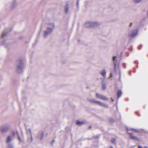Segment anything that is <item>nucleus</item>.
Returning <instances> with one entry per match:
<instances>
[{"mask_svg":"<svg viewBox=\"0 0 148 148\" xmlns=\"http://www.w3.org/2000/svg\"><path fill=\"white\" fill-rule=\"evenodd\" d=\"M138 148H142V147L140 145H139L138 146Z\"/></svg>","mask_w":148,"mask_h":148,"instance_id":"c85d7f7f","label":"nucleus"},{"mask_svg":"<svg viewBox=\"0 0 148 148\" xmlns=\"http://www.w3.org/2000/svg\"><path fill=\"white\" fill-rule=\"evenodd\" d=\"M122 94V92L120 90H119L118 91L117 95H118V98H119V97H120Z\"/></svg>","mask_w":148,"mask_h":148,"instance_id":"f3484780","label":"nucleus"},{"mask_svg":"<svg viewBox=\"0 0 148 148\" xmlns=\"http://www.w3.org/2000/svg\"><path fill=\"white\" fill-rule=\"evenodd\" d=\"M89 128L90 129L91 128V126H89Z\"/></svg>","mask_w":148,"mask_h":148,"instance_id":"7c9ffc66","label":"nucleus"},{"mask_svg":"<svg viewBox=\"0 0 148 148\" xmlns=\"http://www.w3.org/2000/svg\"><path fill=\"white\" fill-rule=\"evenodd\" d=\"M92 27H97L99 26L100 24L97 21H91Z\"/></svg>","mask_w":148,"mask_h":148,"instance_id":"0eeeda50","label":"nucleus"},{"mask_svg":"<svg viewBox=\"0 0 148 148\" xmlns=\"http://www.w3.org/2000/svg\"><path fill=\"white\" fill-rule=\"evenodd\" d=\"M115 139L114 138H112L111 140V142L113 143H114L115 142Z\"/></svg>","mask_w":148,"mask_h":148,"instance_id":"393cba45","label":"nucleus"},{"mask_svg":"<svg viewBox=\"0 0 148 148\" xmlns=\"http://www.w3.org/2000/svg\"><path fill=\"white\" fill-rule=\"evenodd\" d=\"M96 95L97 97L103 100H108V99L106 96L99 94L98 93H96Z\"/></svg>","mask_w":148,"mask_h":148,"instance_id":"20e7f679","label":"nucleus"},{"mask_svg":"<svg viewBox=\"0 0 148 148\" xmlns=\"http://www.w3.org/2000/svg\"><path fill=\"white\" fill-rule=\"evenodd\" d=\"M40 134L41 136V137L40 138V139H42L44 135V133L42 132H41L40 133Z\"/></svg>","mask_w":148,"mask_h":148,"instance_id":"412c9836","label":"nucleus"},{"mask_svg":"<svg viewBox=\"0 0 148 148\" xmlns=\"http://www.w3.org/2000/svg\"><path fill=\"white\" fill-rule=\"evenodd\" d=\"M110 122L111 123H113L114 122V120L112 118H110L109 119Z\"/></svg>","mask_w":148,"mask_h":148,"instance_id":"5701e85b","label":"nucleus"},{"mask_svg":"<svg viewBox=\"0 0 148 148\" xmlns=\"http://www.w3.org/2000/svg\"><path fill=\"white\" fill-rule=\"evenodd\" d=\"M144 147L145 148H147V146H145V147Z\"/></svg>","mask_w":148,"mask_h":148,"instance_id":"2f4dec72","label":"nucleus"},{"mask_svg":"<svg viewBox=\"0 0 148 148\" xmlns=\"http://www.w3.org/2000/svg\"><path fill=\"white\" fill-rule=\"evenodd\" d=\"M27 132H29L31 138V142H32L33 141V138L32 136L31 131L30 129H28V130L27 131Z\"/></svg>","mask_w":148,"mask_h":148,"instance_id":"dca6fc26","label":"nucleus"},{"mask_svg":"<svg viewBox=\"0 0 148 148\" xmlns=\"http://www.w3.org/2000/svg\"><path fill=\"white\" fill-rule=\"evenodd\" d=\"M78 2H77V5H78Z\"/></svg>","mask_w":148,"mask_h":148,"instance_id":"f704fd0d","label":"nucleus"},{"mask_svg":"<svg viewBox=\"0 0 148 148\" xmlns=\"http://www.w3.org/2000/svg\"><path fill=\"white\" fill-rule=\"evenodd\" d=\"M100 74L104 77L106 76V71L105 69H103L100 72Z\"/></svg>","mask_w":148,"mask_h":148,"instance_id":"f8f14e48","label":"nucleus"},{"mask_svg":"<svg viewBox=\"0 0 148 148\" xmlns=\"http://www.w3.org/2000/svg\"><path fill=\"white\" fill-rule=\"evenodd\" d=\"M69 6L68 5H66L65 8V12L66 13L68 12L69 10Z\"/></svg>","mask_w":148,"mask_h":148,"instance_id":"aec40b11","label":"nucleus"},{"mask_svg":"<svg viewBox=\"0 0 148 148\" xmlns=\"http://www.w3.org/2000/svg\"><path fill=\"white\" fill-rule=\"evenodd\" d=\"M116 56H114L113 58V63L114 65V70L115 72L116 73V66L117 62V60L116 59Z\"/></svg>","mask_w":148,"mask_h":148,"instance_id":"423d86ee","label":"nucleus"},{"mask_svg":"<svg viewBox=\"0 0 148 148\" xmlns=\"http://www.w3.org/2000/svg\"><path fill=\"white\" fill-rule=\"evenodd\" d=\"M132 23H130V27H131V26H132Z\"/></svg>","mask_w":148,"mask_h":148,"instance_id":"c756f323","label":"nucleus"},{"mask_svg":"<svg viewBox=\"0 0 148 148\" xmlns=\"http://www.w3.org/2000/svg\"><path fill=\"white\" fill-rule=\"evenodd\" d=\"M55 25L52 23H48L46 25V29L44 32V36L45 37L51 34L55 28Z\"/></svg>","mask_w":148,"mask_h":148,"instance_id":"f257e3e1","label":"nucleus"},{"mask_svg":"<svg viewBox=\"0 0 148 148\" xmlns=\"http://www.w3.org/2000/svg\"><path fill=\"white\" fill-rule=\"evenodd\" d=\"M106 88V86L104 84H103L102 85V89H105Z\"/></svg>","mask_w":148,"mask_h":148,"instance_id":"b1692460","label":"nucleus"},{"mask_svg":"<svg viewBox=\"0 0 148 148\" xmlns=\"http://www.w3.org/2000/svg\"><path fill=\"white\" fill-rule=\"evenodd\" d=\"M12 140V138L10 136H8L7 138L6 142L9 143Z\"/></svg>","mask_w":148,"mask_h":148,"instance_id":"2eb2a0df","label":"nucleus"},{"mask_svg":"<svg viewBox=\"0 0 148 148\" xmlns=\"http://www.w3.org/2000/svg\"><path fill=\"white\" fill-rule=\"evenodd\" d=\"M13 135L14 136H17L18 137V139L21 141V139H20L19 137L18 136V132L16 131L15 132H13Z\"/></svg>","mask_w":148,"mask_h":148,"instance_id":"4468645a","label":"nucleus"},{"mask_svg":"<svg viewBox=\"0 0 148 148\" xmlns=\"http://www.w3.org/2000/svg\"><path fill=\"white\" fill-rule=\"evenodd\" d=\"M95 103L105 108H108L109 107L108 105L103 103L100 101L96 100Z\"/></svg>","mask_w":148,"mask_h":148,"instance_id":"39448f33","label":"nucleus"},{"mask_svg":"<svg viewBox=\"0 0 148 148\" xmlns=\"http://www.w3.org/2000/svg\"><path fill=\"white\" fill-rule=\"evenodd\" d=\"M111 99L112 101H114V100L112 99V98H111Z\"/></svg>","mask_w":148,"mask_h":148,"instance_id":"473e14b6","label":"nucleus"},{"mask_svg":"<svg viewBox=\"0 0 148 148\" xmlns=\"http://www.w3.org/2000/svg\"><path fill=\"white\" fill-rule=\"evenodd\" d=\"M129 134L130 137L132 139L134 140H135L139 141V139L135 136H133V134L132 133H128Z\"/></svg>","mask_w":148,"mask_h":148,"instance_id":"9d476101","label":"nucleus"},{"mask_svg":"<svg viewBox=\"0 0 148 148\" xmlns=\"http://www.w3.org/2000/svg\"><path fill=\"white\" fill-rule=\"evenodd\" d=\"M137 30L136 29L132 30V33L129 34V36L132 37H134L137 34Z\"/></svg>","mask_w":148,"mask_h":148,"instance_id":"6e6552de","label":"nucleus"},{"mask_svg":"<svg viewBox=\"0 0 148 148\" xmlns=\"http://www.w3.org/2000/svg\"><path fill=\"white\" fill-rule=\"evenodd\" d=\"M110 77H111L112 76V73H110Z\"/></svg>","mask_w":148,"mask_h":148,"instance_id":"cd10ccee","label":"nucleus"},{"mask_svg":"<svg viewBox=\"0 0 148 148\" xmlns=\"http://www.w3.org/2000/svg\"><path fill=\"white\" fill-rule=\"evenodd\" d=\"M86 123V122L84 121H76V124L78 125H81Z\"/></svg>","mask_w":148,"mask_h":148,"instance_id":"9b49d317","label":"nucleus"},{"mask_svg":"<svg viewBox=\"0 0 148 148\" xmlns=\"http://www.w3.org/2000/svg\"><path fill=\"white\" fill-rule=\"evenodd\" d=\"M5 36V34H3L2 35L1 37L3 38Z\"/></svg>","mask_w":148,"mask_h":148,"instance_id":"a878e982","label":"nucleus"},{"mask_svg":"<svg viewBox=\"0 0 148 148\" xmlns=\"http://www.w3.org/2000/svg\"><path fill=\"white\" fill-rule=\"evenodd\" d=\"M10 125L7 124L5 126H1L0 127V132L1 133H4L8 132L10 128Z\"/></svg>","mask_w":148,"mask_h":148,"instance_id":"7ed1b4c3","label":"nucleus"},{"mask_svg":"<svg viewBox=\"0 0 148 148\" xmlns=\"http://www.w3.org/2000/svg\"><path fill=\"white\" fill-rule=\"evenodd\" d=\"M88 100L89 101L94 103H95L96 101L95 100L92 98H89L88 99Z\"/></svg>","mask_w":148,"mask_h":148,"instance_id":"a211bd4d","label":"nucleus"},{"mask_svg":"<svg viewBox=\"0 0 148 148\" xmlns=\"http://www.w3.org/2000/svg\"><path fill=\"white\" fill-rule=\"evenodd\" d=\"M8 148H12L13 146L12 145H9L8 146Z\"/></svg>","mask_w":148,"mask_h":148,"instance_id":"bb28decb","label":"nucleus"},{"mask_svg":"<svg viewBox=\"0 0 148 148\" xmlns=\"http://www.w3.org/2000/svg\"><path fill=\"white\" fill-rule=\"evenodd\" d=\"M84 26L86 28H92L91 21L86 22L85 23Z\"/></svg>","mask_w":148,"mask_h":148,"instance_id":"1a4fd4ad","label":"nucleus"},{"mask_svg":"<svg viewBox=\"0 0 148 148\" xmlns=\"http://www.w3.org/2000/svg\"><path fill=\"white\" fill-rule=\"evenodd\" d=\"M17 3L15 2H13L10 6V8L11 10H12L16 6Z\"/></svg>","mask_w":148,"mask_h":148,"instance_id":"ddd939ff","label":"nucleus"},{"mask_svg":"<svg viewBox=\"0 0 148 148\" xmlns=\"http://www.w3.org/2000/svg\"><path fill=\"white\" fill-rule=\"evenodd\" d=\"M130 130H132V131H133L135 132H139V131H138V130H137L136 129H133V128L131 129Z\"/></svg>","mask_w":148,"mask_h":148,"instance_id":"4be33fe9","label":"nucleus"},{"mask_svg":"<svg viewBox=\"0 0 148 148\" xmlns=\"http://www.w3.org/2000/svg\"><path fill=\"white\" fill-rule=\"evenodd\" d=\"M142 0H133V2L135 3H139Z\"/></svg>","mask_w":148,"mask_h":148,"instance_id":"6ab92c4d","label":"nucleus"},{"mask_svg":"<svg viewBox=\"0 0 148 148\" xmlns=\"http://www.w3.org/2000/svg\"><path fill=\"white\" fill-rule=\"evenodd\" d=\"M110 148H113L112 146L110 147Z\"/></svg>","mask_w":148,"mask_h":148,"instance_id":"72a5a7b5","label":"nucleus"},{"mask_svg":"<svg viewBox=\"0 0 148 148\" xmlns=\"http://www.w3.org/2000/svg\"><path fill=\"white\" fill-rule=\"evenodd\" d=\"M23 64L21 61H18L16 65V71L18 73H21L23 70Z\"/></svg>","mask_w":148,"mask_h":148,"instance_id":"f03ea898","label":"nucleus"}]
</instances>
